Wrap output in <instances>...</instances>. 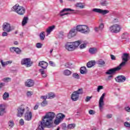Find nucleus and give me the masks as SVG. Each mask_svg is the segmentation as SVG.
I'll use <instances>...</instances> for the list:
<instances>
[{"label":"nucleus","mask_w":130,"mask_h":130,"mask_svg":"<svg viewBox=\"0 0 130 130\" xmlns=\"http://www.w3.org/2000/svg\"><path fill=\"white\" fill-rule=\"evenodd\" d=\"M63 32H60L59 34V38H63Z\"/></svg>","instance_id":"3c124183"},{"label":"nucleus","mask_w":130,"mask_h":130,"mask_svg":"<svg viewBox=\"0 0 130 130\" xmlns=\"http://www.w3.org/2000/svg\"><path fill=\"white\" fill-rule=\"evenodd\" d=\"M94 30L96 32H99V31H100V28H99V27H96L94 28Z\"/></svg>","instance_id":"0e129e2a"},{"label":"nucleus","mask_w":130,"mask_h":130,"mask_svg":"<svg viewBox=\"0 0 130 130\" xmlns=\"http://www.w3.org/2000/svg\"><path fill=\"white\" fill-rule=\"evenodd\" d=\"M26 95L27 97H31L33 95V92L32 91H27Z\"/></svg>","instance_id":"79ce46f5"},{"label":"nucleus","mask_w":130,"mask_h":130,"mask_svg":"<svg viewBox=\"0 0 130 130\" xmlns=\"http://www.w3.org/2000/svg\"><path fill=\"white\" fill-rule=\"evenodd\" d=\"M125 80H126V78L122 75L119 76L115 78V81L118 83H123V82H125Z\"/></svg>","instance_id":"2eb2a0df"},{"label":"nucleus","mask_w":130,"mask_h":130,"mask_svg":"<svg viewBox=\"0 0 130 130\" xmlns=\"http://www.w3.org/2000/svg\"><path fill=\"white\" fill-rule=\"evenodd\" d=\"M68 128H69L70 129H73L76 127V124L72 123V124H69L68 126Z\"/></svg>","instance_id":"473e14b6"},{"label":"nucleus","mask_w":130,"mask_h":130,"mask_svg":"<svg viewBox=\"0 0 130 130\" xmlns=\"http://www.w3.org/2000/svg\"><path fill=\"white\" fill-rule=\"evenodd\" d=\"M89 114H95V111H94L93 110H90L89 111Z\"/></svg>","instance_id":"e2e57ef3"},{"label":"nucleus","mask_w":130,"mask_h":130,"mask_svg":"<svg viewBox=\"0 0 130 130\" xmlns=\"http://www.w3.org/2000/svg\"><path fill=\"white\" fill-rule=\"evenodd\" d=\"M102 89H103V86L102 85L99 86L97 88L98 92H100V90H102Z\"/></svg>","instance_id":"de8ad7c7"},{"label":"nucleus","mask_w":130,"mask_h":130,"mask_svg":"<svg viewBox=\"0 0 130 130\" xmlns=\"http://www.w3.org/2000/svg\"><path fill=\"white\" fill-rule=\"evenodd\" d=\"M36 47L37 48H41V47H42V44L40 43H38L36 44Z\"/></svg>","instance_id":"c03bdc74"},{"label":"nucleus","mask_w":130,"mask_h":130,"mask_svg":"<svg viewBox=\"0 0 130 130\" xmlns=\"http://www.w3.org/2000/svg\"><path fill=\"white\" fill-rule=\"evenodd\" d=\"M21 64L25 66L26 68H30L32 66V62L30 58H24L21 61Z\"/></svg>","instance_id":"6e6552de"},{"label":"nucleus","mask_w":130,"mask_h":130,"mask_svg":"<svg viewBox=\"0 0 130 130\" xmlns=\"http://www.w3.org/2000/svg\"><path fill=\"white\" fill-rule=\"evenodd\" d=\"M5 86V83H0V88H3Z\"/></svg>","instance_id":"774afa93"},{"label":"nucleus","mask_w":130,"mask_h":130,"mask_svg":"<svg viewBox=\"0 0 130 130\" xmlns=\"http://www.w3.org/2000/svg\"><path fill=\"white\" fill-rule=\"evenodd\" d=\"M49 63L50 66H51V67H54L55 65L54 64V63L52 61H50L49 62Z\"/></svg>","instance_id":"13d9d810"},{"label":"nucleus","mask_w":130,"mask_h":130,"mask_svg":"<svg viewBox=\"0 0 130 130\" xmlns=\"http://www.w3.org/2000/svg\"><path fill=\"white\" fill-rule=\"evenodd\" d=\"M6 113V111H5V108L3 107V105H0V115H4Z\"/></svg>","instance_id":"cd10ccee"},{"label":"nucleus","mask_w":130,"mask_h":130,"mask_svg":"<svg viewBox=\"0 0 130 130\" xmlns=\"http://www.w3.org/2000/svg\"><path fill=\"white\" fill-rule=\"evenodd\" d=\"M78 11L74 10L71 8H64L59 13V16L60 17H63V16L70 15V14H77Z\"/></svg>","instance_id":"7ed1b4c3"},{"label":"nucleus","mask_w":130,"mask_h":130,"mask_svg":"<svg viewBox=\"0 0 130 130\" xmlns=\"http://www.w3.org/2000/svg\"><path fill=\"white\" fill-rule=\"evenodd\" d=\"M120 70H121V68L119 66H118L115 68L111 69L108 70L106 74L107 75H113V74H115L116 72H118V71H120Z\"/></svg>","instance_id":"9b49d317"},{"label":"nucleus","mask_w":130,"mask_h":130,"mask_svg":"<svg viewBox=\"0 0 130 130\" xmlns=\"http://www.w3.org/2000/svg\"><path fill=\"white\" fill-rule=\"evenodd\" d=\"M27 23H28V17H24L22 22V26H25V25H26Z\"/></svg>","instance_id":"c756f323"},{"label":"nucleus","mask_w":130,"mask_h":130,"mask_svg":"<svg viewBox=\"0 0 130 130\" xmlns=\"http://www.w3.org/2000/svg\"><path fill=\"white\" fill-rule=\"evenodd\" d=\"M97 64L100 66H104V64H105V61L102 59H100L97 61Z\"/></svg>","instance_id":"e433bc0d"},{"label":"nucleus","mask_w":130,"mask_h":130,"mask_svg":"<svg viewBox=\"0 0 130 130\" xmlns=\"http://www.w3.org/2000/svg\"><path fill=\"white\" fill-rule=\"evenodd\" d=\"M47 99H48L47 96H41V99H43V100H46Z\"/></svg>","instance_id":"bf43d9fd"},{"label":"nucleus","mask_w":130,"mask_h":130,"mask_svg":"<svg viewBox=\"0 0 130 130\" xmlns=\"http://www.w3.org/2000/svg\"><path fill=\"white\" fill-rule=\"evenodd\" d=\"M94 13H98V14H102V15H106V14H108L109 13V11L108 10H103L101 9L98 8H94L92 10Z\"/></svg>","instance_id":"f8f14e48"},{"label":"nucleus","mask_w":130,"mask_h":130,"mask_svg":"<svg viewBox=\"0 0 130 130\" xmlns=\"http://www.w3.org/2000/svg\"><path fill=\"white\" fill-rule=\"evenodd\" d=\"M40 38L41 40H44V39L45 38V32L42 31L41 32L40 34Z\"/></svg>","instance_id":"2f4dec72"},{"label":"nucleus","mask_w":130,"mask_h":130,"mask_svg":"<svg viewBox=\"0 0 130 130\" xmlns=\"http://www.w3.org/2000/svg\"><path fill=\"white\" fill-rule=\"evenodd\" d=\"M80 73L82 75H86L87 73L88 72V71H87V69H86V67H82L80 68Z\"/></svg>","instance_id":"5701e85b"},{"label":"nucleus","mask_w":130,"mask_h":130,"mask_svg":"<svg viewBox=\"0 0 130 130\" xmlns=\"http://www.w3.org/2000/svg\"><path fill=\"white\" fill-rule=\"evenodd\" d=\"M1 62L2 67H6V66H7V64H9V63H12V61H7L6 62H4L3 60H1Z\"/></svg>","instance_id":"c85d7f7f"},{"label":"nucleus","mask_w":130,"mask_h":130,"mask_svg":"<svg viewBox=\"0 0 130 130\" xmlns=\"http://www.w3.org/2000/svg\"><path fill=\"white\" fill-rule=\"evenodd\" d=\"M91 98H92L91 96H86V99H85L86 102H89V101H90V100H91Z\"/></svg>","instance_id":"8fccbe9b"},{"label":"nucleus","mask_w":130,"mask_h":130,"mask_svg":"<svg viewBox=\"0 0 130 130\" xmlns=\"http://www.w3.org/2000/svg\"><path fill=\"white\" fill-rule=\"evenodd\" d=\"M111 58L112 59V60H115V56L111 55Z\"/></svg>","instance_id":"69168bd1"},{"label":"nucleus","mask_w":130,"mask_h":130,"mask_svg":"<svg viewBox=\"0 0 130 130\" xmlns=\"http://www.w3.org/2000/svg\"><path fill=\"white\" fill-rule=\"evenodd\" d=\"M54 28H55V26L54 25L51 26L49 27L47 29H46V32H47V36H48L52 31H53Z\"/></svg>","instance_id":"aec40b11"},{"label":"nucleus","mask_w":130,"mask_h":130,"mask_svg":"<svg viewBox=\"0 0 130 130\" xmlns=\"http://www.w3.org/2000/svg\"><path fill=\"white\" fill-rule=\"evenodd\" d=\"M121 29V27L118 24H114L109 27V31L111 33H118Z\"/></svg>","instance_id":"0eeeda50"},{"label":"nucleus","mask_w":130,"mask_h":130,"mask_svg":"<svg viewBox=\"0 0 130 130\" xmlns=\"http://www.w3.org/2000/svg\"><path fill=\"white\" fill-rule=\"evenodd\" d=\"M81 44V41H77L73 42H67L64 45V48L68 51H74L78 48L79 45Z\"/></svg>","instance_id":"f03ea898"},{"label":"nucleus","mask_w":130,"mask_h":130,"mask_svg":"<svg viewBox=\"0 0 130 130\" xmlns=\"http://www.w3.org/2000/svg\"><path fill=\"white\" fill-rule=\"evenodd\" d=\"M76 30L78 32H81V33H84L86 34L90 32V29L89 27L86 25H79L76 26Z\"/></svg>","instance_id":"39448f33"},{"label":"nucleus","mask_w":130,"mask_h":130,"mask_svg":"<svg viewBox=\"0 0 130 130\" xmlns=\"http://www.w3.org/2000/svg\"><path fill=\"white\" fill-rule=\"evenodd\" d=\"M72 77L74 79H76V80H79V79H80V75H79L78 73H73Z\"/></svg>","instance_id":"c9c22d12"},{"label":"nucleus","mask_w":130,"mask_h":130,"mask_svg":"<svg viewBox=\"0 0 130 130\" xmlns=\"http://www.w3.org/2000/svg\"><path fill=\"white\" fill-rule=\"evenodd\" d=\"M25 86L26 87H32L34 86V81L28 79L25 82Z\"/></svg>","instance_id":"a211bd4d"},{"label":"nucleus","mask_w":130,"mask_h":130,"mask_svg":"<svg viewBox=\"0 0 130 130\" xmlns=\"http://www.w3.org/2000/svg\"><path fill=\"white\" fill-rule=\"evenodd\" d=\"M96 64V62L94 60L89 61L87 63V68H92V67H94V66Z\"/></svg>","instance_id":"412c9836"},{"label":"nucleus","mask_w":130,"mask_h":130,"mask_svg":"<svg viewBox=\"0 0 130 130\" xmlns=\"http://www.w3.org/2000/svg\"><path fill=\"white\" fill-rule=\"evenodd\" d=\"M89 52L90 54H96L98 52V49L96 48H90L89 49Z\"/></svg>","instance_id":"6ab92c4d"},{"label":"nucleus","mask_w":130,"mask_h":130,"mask_svg":"<svg viewBox=\"0 0 130 130\" xmlns=\"http://www.w3.org/2000/svg\"><path fill=\"white\" fill-rule=\"evenodd\" d=\"M106 117H107V118H108V119L111 118L112 117V114H107V115H106Z\"/></svg>","instance_id":"052dcab7"},{"label":"nucleus","mask_w":130,"mask_h":130,"mask_svg":"<svg viewBox=\"0 0 130 130\" xmlns=\"http://www.w3.org/2000/svg\"><path fill=\"white\" fill-rule=\"evenodd\" d=\"M21 51H22L21 50V49H20V48H15V52L17 54H20V53H21Z\"/></svg>","instance_id":"a19ab883"},{"label":"nucleus","mask_w":130,"mask_h":130,"mask_svg":"<svg viewBox=\"0 0 130 130\" xmlns=\"http://www.w3.org/2000/svg\"><path fill=\"white\" fill-rule=\"evenodd\" d=\"M122 62L119 65L120 68H123L126 64L127 60H128V54L124 53L122 56Z\"/></svg>","instance_id":"1a4fd4ad"},{"label":"nucleus","mask_w":130,"mask_h":130,"mask_svg":"<svg viewBox=\"0 0 130 130\" xmlns=\"http://www.w3.org/2000/svg\"><path fill=\"white\" fill-rule=\"evenodd\" d=\"M60 122H61V120L56 118V119L54 120V123L56 125H58V124H59Z\"/></svg>","instance_id":"ea45409f"},{"label":"nucleus","mask_w":130,"mask_h":130,"mask_svg":"<svg viewBox=\"0 0 130 130\" xmlns=\"http://www.w3.org/2000/svg\"><path fill=\"white\" fill-rule=\"evenodd\" d=\"M2 36H3V37H5V36H8V32H7V31H4L2 34Z\"/></svg>","instance_id":"680f3d73"},{"label":"nucleus","mask_w":130,"mask_h":130,"mask_svg":"<svg viewBox=\"0 0 130 130\" xmlns=\"http://www.w3.org/2000/svg\"><path fill=\"white\" fill-rule=\"evenodd\" d=\"M39 67H41L43 70H46L47 67H48V63L45 61H41L39 62Z\"/></svg>","instance_id":"4468645a"},{"label":"nucleus","mask_w":130,"mask_h":130,"mask_svg":"<svg viewBox=\"0 0 130 130\" xmlns=\"http://www.w3.org/2000/svg\"><path fill=\"white\" fill-rule=\"evenodd\" d=\"M10 97V94L8 92H5L3 94V98L4 100H7V98Z\"/></svg>","instance_id":"72a5a7b5"},{"label":"nucleus","mask_w":130,"mask_h":130,"mask_svg":"<svg viewBox=\"0 0 130 130\" xmlns=\"http://www.w3.org/2000/svg\"><path fill=\"white\" fill-rule=\"evenodd\" d=\"M124 125L126 127H130V123L127 122H125L124 123Z\"/></svg>","instance_id":"09e8293b"},{"label":"nucleus","mask_w":130,"mask_h":130,"mask_svg":"<svg viewBox=\"0 0 130 130\" xmlns=\"http://www.w3.org/2000/svg\"><path fill=\"white\" fill-rule=\"evenodd\" d=\"M42 106H46L47 105V101L46 100H44L43 102L41 103Z\"/></svg>","instance_id":"37998d69"},{"label":"nucleus","mask_w":130,"mask_h":130,"mask_svg":"<svg viewBox=\"0 0 130 130\" xmlns=\"http://www.w3.org/2000/svg\"><path fill=\"white\" fill-rule=\"evenodd\" d=\"M24 119L29 121L32 119V113L31 112H26L25 114Z\"/></svg>","instance_id":"f3484780"},{"label":"nucleus","mask_w":130,"mask_h":130,"mask_svg":"<svg viewBox=\"0 0 130 130\" xmlns=\"http://www.w3.org/2000/svg\"><path fill=\"white\" fill-rule=\"evenodd\" d=\"M2 81L5 83H8V82H11L12 79L10 78H5L2 79Z\"/></svg>","instance_id":"4c0bfd02"},{"label":"nucleus","mask_w":130,"mask_h":130,"mask_svg":"<svg viewBox=\"0 0 130 130\" xmlns=\"http://www.w3.org/2000/svg\"><path fill=\"white\" fill-rule=\"evenodd\" d=\"M17 116L18 117H22L25 112V108L23 106L20 107L17 109Z\"/></svg>","instance_id":"ddd939ff"},{"label":"nucleus","mask_w":130,"mask_h":130,"mask_svg":"<svg viewBox=\"0 0 130 130\" xmlns=\"http://www.w3.org/2000/svg\"><path fill=\"white\" fill-rule=\"evenodd\" d=\"M10 50L11 52H15L16 48L15 47H11L10 48Z\"/></svg>","instance_id":"6e6d98bb"},{"label":"nucleus","mask_w":130,"mask_h":130,"mask_svg":"<svg viewBox=\"0 0 130 130\" xmlns=\"http://www.w3.org/2000/svg\"><path fill=\"white\" fill-rule=\"evenodd\" d=\"M101 6H107V2L106 1L102 2L101 3Z\"/></svg>","instance_id":"4d7b16f0"},{"label":"nucleus","mask_w":130,"mask_h":130,"mask_svg":"<svg viewBox=\"0 0 130 130\" xmlns=\"http://www.w3.org/2000/svg\"><path fill=\"white\" fill-rule=\"evenodd\" d=\"M55 96V95H54V93L50 92L49 93V95L47 97H48V99H52Z\"/></svg>","instance_id":"58836bf2"},{"label":"nucleus","mask_w":130,"mask_h":130,"mask_svg":"<svg viewBox=\"0 0 130 130\" xmlns=\"http://www.w3.org/2000/svg\"><path fill=\"white\" fill-rule=\"evenodd\" d=\"M99 28H100V31H102V30H103V28H104V24H103V23H101L99 26Z\"/></svg>","instance_id":"a18cd8bd"},{"label":"nucleus","mask_w":130,"mask_h":130,"mask_svg":"<svg viewBox=\"0 0 130 130\" xmlns=\"http://www.w3.org/2000/svg\"><path fill=\"white\" fill-rule=\"evenodd\" d=\"M24 120L23 119H21L19 120V124H20V125H24Z\"/></svg>","instance_id":"603ef678"},{"label":"nucleus","mask_w":130,"mask_h":130,"mask_svg":"<svg viewBox=\"0 0 130 130\" xmlns=\"http://www.w3.org/2000/svg\"><path fill=\"white\" fill-rule=\"evenodd\" d=\"M124 109L127 112H130V107H129L128 106L125 107L124 108Z\"/></svg>","instance_id":"5fc2aeb1"},{"label":"nucleus","mask_w":130,"mask_h":130,"mask_svg":"<svg viewBox=\"0 0 130 130\" xmlns=\"http://www.w3.org/2000/svg\"><path fill=\"white\" fill-rule=\"evenodd\" d=\"M54 117H55V113L54 112H49L47 113L42 118V121H40L39 123V126L36 130H44L45 126L50 127Z\"/></svg>","instance_id":"f257e3e1"},{"label":"nucleus","mask_w":130,"mask_h":130,"mask_svg":"<svg viewBox=\"0 0 130 130\" xmlns=\"http://www.w3.org/2000/svg\"><path fill=\"white\" fill-rule=\"evenodd\" d=\"M64 117H66V115H64V114H63L62 113H59L57 114L56 118H57L58 119H59L60 120L62 121V120H63V118H64Z\"/></svg>","instance_id":"4be33fe9"},{"label":"nucleus","mask_w":130,"mask_h":130,"mask_svg":"<svg viewBox=\"0 0 130 130\" xmlns=\"http://www.w3.org/2000/svg\"><path fill=\"white\" fill-rule=\"evenodd\" d=\"M83 93V89L79 88L78 90L74 91L71 94V99L73 101H77L79 100L80 94Z\"/></svg>","instance_id":"423d86ee"},{"label":"nucleus","mask_w":130,"mask_h":130,"mask_svg":"<svg viewBox=\"0 0 130 130\" xmlns=\"http://www.w3.org/2000/svg\"><path fill=\"white\" fill-rule=\"evenodd\" d=\"M40 73H41L43 78H46V77H47V75H46L45 70H44V69H40Z\"/></svg>","instance_id":"bb28decb"},{"label":"nucleus","mask_w":130,"mask_h":130,"mask_svg":"<svg viewBox=\"0 0 130 130\" xmlns=\"http://www.w3.org/2000/svg\"><path fill=\"white\" fill-rule=\"evenodd\" d=\"M3 30L4 32H11L12 31V27H11V24L8 22H4L3 25Z\"/></svg>","instance_id":"9d476101"},{"label":"nucleus","mask_w":130,"mask_h":130,"mask_svg":"<svg viewBox=\"0 0 130 130\" xmlns=\"http://www.w3.org/2000/svg\"><path fill=\"white\" fill-rule=\"evenodd\" d=\"M76 36V28H72L68 35V38L71 39V38H73V37Z\"/></svg>","instance_id":"dca6fc26"},{"label":"nucleus","mask_w":130,"mask_h":130,"mask_svg":"<svg viewBox=\"0 0 130 130\" xmlns=\"http://www.w3.org/2000/svg\"><path fill=\"white\" fill-rule=\"evenodd\" d=\"M63 74L64 76H66L67 77H69V76H71L72 75V71L67 69L63 71Z\"/></svg>","instance_id":"b1692460"},{"label":"nucleus","mask_w":130,"mask_h":130,"mask_svg":"<svg viewBox=\"0 0 130 130\" xmlns=\"http://www.w3.org/2000/svg\"><path fill=\"white\" fill-rule=\"evenodd\" d=\"M64 67H66V69H73V68H74L73 67V63L70 62H67L65 64Z\"/></svg>","instance_id":"393cba45"},{"label":"nucleus","mask_w":130,"mask_h":130,"mask_svg":"<svg viewBox=\"0 0 130 130\" xmlns=\"http://www.w3.org/2000/svg\"><path fill=\"white\" fill-rule=\"evenodd\" d=\"M75 6L77 8H79L80 9H84V8H85V6H84L81 3H77Z\"/></svg>","instance_id":"7c9ffc66"},{"label":"nucleus","mask_w":130,"mask_h":130,"mask_svg":"<svg viewBox=\"0 0 130 130\" xmlns=\"http://www.w3.org/2000/svg\"><path fill=\"white\" fill-rule=\"evenodd\" d=\"M113 21L114 23H117V22H118V19L117 18H115Z\"/></svg>","instance_id":"338daca9"},{"label":"nucleus","mask_w":130,"mask_h":130,"mask_svg":"<svg viewBox=\"0 0 130 130\" xmlns=\"http://www.w3.org/2000/svg\"><path fill=\"white\" fill-rule=\"evenodd\" d=\"M105 97V93H103L101 97L100 98V100L104 101Z\"/></svg>","instance_id":"864d4df0"},{"label":"nucleus","mask_w":130,"mask_h":130,"mask_svg":"<svg viewBox=\"0 0 130 130\" xmlns=\"http://www.w3.org/2000/svg\"><path fill=\"white\" fill-rule=\"evenodd\" d=\"M104 105V101H101V100H99V108H100V110H102V109H103V106Z\"/></svg>","instance_id":"a878e982"},{"label":"nucleus","mask_w":130,"mask_h":130,"mask_svg":"<svg viewBox=\"0 0 130 130\" xmlns=\"http://www.w3.org/2000/svg\"><path fill=\"white\" fill-rule=\"evenodd\" d=\"M8 125L10 128H12V127H14V126L15 125V123H14V121L10 120L8 122Z\"/></svg>","instance_id":"f704fd0d"},{"label":"nucleus","mask_w":130,"mask_h":130,"mask_svg":"<svg viewBox=\"0 0 130 130\" xmlns=\"http://www.w3.org/2000/svg\"><path fill=\"white\" fill-rule=\"evenodd\" d=\"M87 46V44H82L80 46V48L81 49H83L84 48H85V47Z\"/></svg>","instance_id":"49530a36"},{"label":"nucleus","mask_w":130,"mask_h":130,"mask_svg":"<svg viewBox=\"0 0 130 130\" xmlns=\"http://www.w3.org/2000/svg\"><path fill=\"white\" fill-rule=\"evenodd\" d=\"M13 10L14 12H16V13L20 16H23V15L25 14V12L26 11V10H25V8L20 6V5L18 4H16L13 7Z\"/></svg>","instance_id":"20e7f679"}]
</instances>
